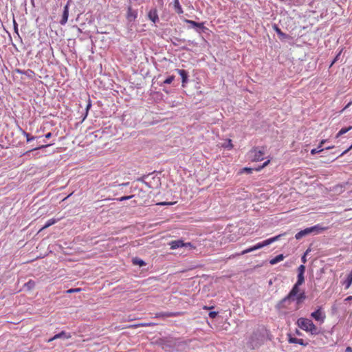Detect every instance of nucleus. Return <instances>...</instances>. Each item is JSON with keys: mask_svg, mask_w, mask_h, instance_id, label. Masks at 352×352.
<instances>
[{"mask_svg": "<svg viewBox=\"0 0 352 352\" xmlns=\"http://www.w3.org/2000/svg\"><path fill=\"white\" fill-rule=\"evenodd\" d=\"M304 275L298 274L296 283L294 285L289 294L278 302L276 305L277 309H280L285 308V303L290 301H295L296 306V309L299 308V306L306 299L305 292L304 291H300V286L304 283Z\"/></svg>", "mask_w": 352, "mask_h": 352, "instance_id": "nucleus-1", "label": "nucleus"}, {"mask_svg": "<svg viewBox=\"0 0 352 352\" xmlns=\"http://www.w3.org/2000/svg\"><path fill=\"white\" fill-rule=\"evenodd\" d=\"M297 326L302 330L309 333L311 335L319 333L318 327L314 324L311 320L306 318H299L296 321Z\"/></svg>", "mask_w": 352, "mask_h": 352, "instance_id": "nucleus-2", "label": "nucleus"}, {"mask_svg": "<svg viewBox=\"0 0 352 352\" xmlns=\"http://www.w3.org/2000/svg\"><path fill=\"white\" fill-rule=\"evenodd\" d=\"M285 235V233L284 234H278L277 236H275L274 237H272V238H270V239H267L261 243H257L256 245L251 247V248H249L246 250H244L243 251H242L240 254H238L237 255H243V254H245L247 253H249V252H253L254 250H258V249H261L263 247H265L267 245H270L271 243L275 242V241H277L282 236H284Z\"/></svg>", "mask_w": 352, "mask_h": 352, "instance_id": "nucleus-3", "label": "nucleus"}, {"mask_svg": "<svg viewBox=\"0 0 352 352\" xmlns=\"http://www.w3.org/2000/svg\"><path fill=\"white\" fill-rule=\"evenodd\" d=\"M326 228H322L321 227L319 224L318 225H316L314 226H312V227H310V228H307L302 230H300V232H298L297 234H296L295 235V238L297 239V240H299L300 239H302L303 236H306V235H308V234H311L312 232H314L316 234H318L324 230H325Z\"/></svg>", "mask_w": 352, "mask_h": 352, "instance_id": "nucleus-4", "label": "nucleus"}, {"mask_svg": "<svg viewBox=\"0 0 352 352\" xmlns=\"http://www.w3.org/2000/svg\"><path fill=\"white\" fill-rule=\"evenodd\" d=\"M251 160L252 162H260L262 161L264 157V151L258 147H255L250 151Z\"/></svg>", "mask_w": 352, "mask_h": 352, "instance_id": "nucleus-5", "label": "nucleus"}, {"mask_svg": "<svg viewBox=\"0 0 352 352\" xmlns=\"http://www.w3.org/2000/svg\"><path fill=\"white\" fill-rule=\"evenodd\" d=\"M311 317L320 323H323L326 318L325 313L322 311L321 307H319L315 311L311 314Z\"/></svg>", "mask_w": 352, "mask_h": 352, "instance_id": "nucleus-6", "label": "nucleus"}, {"mask_svg": "<svg viewBox=\"0 0 352 352\" xmlns=\"http://www.w3.org/2000/svg\"><path fill=\"white\" fill-rule=\"evenodd\" d=\"M138 16V12L137 10L133 9L131 6L127 7L126 13V19L128 23H132L135 21Z\"/></svg>", "mask_w": 352, "mask_h": 352, "instance_id": "nucleus-7", "label": "nucleus"}, {"mask_svg": "<svg viewBox=\"0 0 352 352\" xmlns=\"http://www.w3.org/2000/svg\"><path fill=\"white\" fill-rule=\"evenodd\" d=\"M72 337L70 333H67L65 331H62L60 333L56 334L52 338H50L47 342H51L58 338L68 339Z\"/></svg>", "mask_w": 352, "mask_h": 352, "instance_id": "nucleus-8", "label": "nucleus"}, {"mask_svg": "<svg viewBox=\"0 0 352 352\" xmlns=\"http://www.w3.org/2000/svg\"><path fill=\"white\" fill-rule=\"evenodd\" d=\"M171 250H175L179 248L184 247L186 244L182 240L171 241L169 243Z\"/></svg>", "mask_w": 352, "mask_h": 352, "instance_id": "nucleus-9", "label": "nucleus"}, {"mask_svg": "<svg viewBox=\"0 0 352 352\" xmlns=\"http://www.w3.org/2000/svg\"><path fill=\"white\" fill-rule=\"evenodd\" d=\"M68 16H69V6H68V4H67L64 7L63 13V15H62V19L60 21V23L61 25H65L67 23V20H68Z\"/></svg>", "mask_w": 352, "mask_h": 352, "instance_id": "nucleus-10", "label": "nucleus"}, {"mask_svg": "<svg viewBox=\"0 0 352 352\" xmlns=\"http://www.w3.org/2000/svg\"><path fill=\"white\" fill-rule=\"evenodd\" d=\"M148 19L152 21L153 23H155L158 21V15L155 9L151 10L148 14Z\"/></svg>", "mask_w": 352, "mask_h": 352, "instance_id": "nucleus-11", "label": "nucleus"}, {"mask_svg": "<svg viewBox=\"0 0 352 352\" xmlns=\"http://www.w3.org/2000/svg\"><path fill=\"white\" fill-rule=\"evenodd\" d=\"M289 343L298 344L302 346H307V343H305L303 339L289 337L288 340Z\"/></svg>", "mask_w": 352, "mask_h": 352, "instance_id": "nucleus-12", "label": "nucleus"}, {"mask_svg": "<svg viewBox=\"0 0 352 352\" xmlns=\"http://www.w3.org/2000/svg\"><path fill=\"white\" fill-rule=\"evenodd\" d=\"M173 8L176 13L181 14L184 12L182 6H180L179 0H173Z\"/></svg>", "mask_w": 352, "mask_h": 352, "instance_id": "nucleus-13", "label": "nucleus"}, {"mask_svg": "<svg viewBox=\"0 0 352 352\" xmlns=\"http://www.w3.org/2000/svg\"><path fill=\"white\" fill-rule=\"evenodd\" d=\"M177 73L180 75L182 79L183 85L187 82L188 73L184 69H177Z\"/></svg>", "mask_w": 352, "mask_h": 352, "instance_id": "nucleus-14", "label": "nucleus"}, {"mask_svg": "<svg viewBox=\"0 0 352 352\" xmlns=\"http://www.w3.org/2000/svg\"><path fill=\"white\" fill-rule=\"evenodd\" d=\"M326 140H322L319 144V146L316 148H313L311 150V154L315 155L316 153H318L320 152H322L324 149L322 148L323 144L325 143Z\"/></svg>", "mask_w": 352, "mask_h": 352, "instance_id": "nucleus-15", "label": "nucleus"}, {"mask_svg": "<svg viewBox=\"0 0 352 352\" xmlns=\"http://www.w3.org/2000/svg\"><path fill=\"white\" fill-rule=\"evenodd\" d=\"M284 258H285V256H283V254H278L276 256H275L274 258L271 259L270 261V263L271 265H275V264L278 263V262L282 261L284 259Z\"/></svg>", "mask_w": 352, "mask_h": 352, "instance_id": "nucleus-16", "label": "nucleus"}, {"mask_svg": "<svg viewBox=\"0 0 352 352\" xmlns=\"http://www.w3.org/2000/svg\"><path fill=\"white\" fill-rule=\"evenodd\" d=\"M58 220H59L58 219H49V220L46 222L45 225L43 228H41L40 229V230H39V231H41V230H45V229L47 228L48 227H50V226H51L54 225V223H56Z\"/></svg>", "mask_w": 352, "mask_h": 352, "instance_id": "nucleus-17", "label": "nucleus"}, {"mask_svg": "<svg viewBox=\"0 0 352 352\" xmlns=\"http://www.w3.org/2000/svg\"><path fill=\"white\" fill-rule=\"evenodd\" d=\"M352 284V270L348 274L346 279L344 281L345 288L348 289Z\"/></svg>", "mask_w": 352, "mask_h": 352, "instance_id": "nucleus-18", "label": "nucleus"}, {"mask_svg": "<svg viewBox=\"0 0 352 352\" xmlns=\"http://www.w3.org/2000/svg\"><path fill=\"white\" fill-rule=\"evenodd\" d=\"M185 22L188 24H190L193 27H198L199 28H204V23H197L196 21H194L192 20H188V19H186Z\"/></svg>", "mask_w": 352, "mask_h": 352, "instance_id": "nucleus-19", "label": "nucleus"}, {"mask_svg": "<svg viewBox=\"0 0 352 352\" xmlns=\"http://www.w3.org/2000/svg\"><path fill=\"white\" fill-rule=\"evenodd\" d=\"M352 129V126H350L349 127H345V128H342L341 129L339 132L336 134V138H338L339 137H340L341 135H342L343 134L347 133L348 131H349L350 130Z\"/></svg>", "mask_w": 352, "mask_h": 352, "instance_id": "nucleus-20", "label": "nucleus"}, {"mask_svg": "<svg viewBox=\"0 0 352 352\" xmlns=\"http://www.w3.org/2000/svg\"><path fill=\"white\" fill-rule=\"evenodd\" d=\"M133 263L134 265H139L140 267L146 265V263L144 261H142V260H141V259H140L138 258H134L133 259Z\"/></svg>", "mask_w": 352, "mask_h": 352, "instance_id": "nucleus-21", "label": "nucleus"}, {"mask_svg": "<svg viewBox=\"0 0 352 352\" xmlns=\"http://www.w3.org/2000/svg\"><path fill=\"white\" fill-rule=\"evenodd\" d=\"M24 286L28 290H31L35 287V282L32 280H30Z\"/></svg>", "mask_w": 352, "mask_h": 352, "instance_id": "nucleus-22", "label": "nucleus"}, {"mask_svg": "<svg viewBox=\"0 0 352 352\" xmlns=\"http://www.w3.org/2000/svg\"><path fill=\"white\" fill-rule=\"evenodd\" d=\"M178 316V314L176 313H163V314H157V317H172V316Z\"/></svg>", "mask_w": 352, "mask_h": 352, "instance_id": "nucleus-23", "label": "nucleus"}, {"mask_svg": "<svg viewBox=\"0 0 352 352\" xmlns=\"http://www.w3.org/2000/svg\"><path fill=\"white\" fill-rule=\"evenodd\" d=\"M22 133L24 136L26 137L28 142H29L32 140H34L35 139V137L31 136L28 133L25 132V131H22Z\"/></svg>", "mask_w": 352, "mask_h": 352, "instance_id": "nucleus-24", "label": "nucleus"}, {"mask_svg": "<svg viewBox=\"0 0 352 352\" xmlns=\"http://www.w3.org/2000/svg\"><path fill=\"white\" fill-rule=\"evenodd\" d=\"M24 75L27 76L30 78H33V77L35 75V73L31 69H28L24 72Z\"/></svg>", "mask_w": 352, "mask_h": 352, "instance_id": "nucleus-25", "label": "nucleus"}, {"mask_svg": "<svg viewBox=\"0 0 352 352\" xmlns=\"http://www.w3.org/2000/svg\"><path fill=\"white\" fill-rule=\"evenodd\" d=\"M254 168H248V167H245L243 168V169H241L239 172L240 174H242L243 173H247L248 174H250L252 173V171L254 170Z\"/></svg>", "mask_w": 352, "mask_h": 352, "instance_id": "nucleus-26", "label": "nucleus"}, {"mask_svg": "<svg viewBox=\"0 0 352 352\" xmlns=\"http://www.w3.org/2000/svg\"><path fill=\"white\" fill-rule=\"evenodd\" d=\"M274 30L276 32V33L280 36V37H283V38H285L286 37V34L285 33H283L280 29L279 28H278L276 25L274 26Z\"/></svg>", "mask_w": 352, "mask_h": 352, "instance_id": "nucleus-27", "label": "nucleus"}, {"mask_svg": "<svg viewBox=\"0 0 352 352\" xmlns=\"http://www.w3.org/2000/svg\"><path fill=\"white\" fill-rule=\"evenodd\" d=\"M174 79H175L174 76H170L164 81V84H170L174 80Z\"/></svg>", "mask_w": 352, "mask_h": 352, "instance_id": "nucleus-28", "label": "nucleus"}, {"mask_svg": "<svg viewBox=\"0 0 352 352\" xmlns=\"http://www.w3.org/2000/svg\"><path fill=\"white\" fill-rule=\"evenodd\" d=\"M305 271V266L304 265H301L298 267V274L304 275Z\"/></svg>", "mask_w": 352, "mask_h": 352, "instance_id": "nucleus-29", "label": "nucleus"}, {"mask_svg": "<svg viewBox=\"0 0 352 352\" xmlns=\"http://www.w3.org/2000/svg\"><path fill=\"white\" fill-rule=\"evenodd\" d=\"M134 195H129V196H123V197H121L120 198H118V200L119 201H124V200H128V199H131L132 197H133Z\"/></svg>", "mask_w": 352, "mask_h": 352, "instance_id": "nucleus-30", "label": "nucleus"}, {"mask_svg": "<svg viewBox=\"0 0 352 352\" xmlns=\"http://www.w3.org/2000/svg\"><path fill=\"white\" fill-rule=\"evenodd\" d=\"M91 106V100L89 99L88 100V103H87V107H86V113H85L84 119L87 117V116L88 114V111H89Z\"/></svg>", "mask_w": 352, "mask_h": 352, "instance_id": "nucleus-31", "label": "nucleus"}, {"mask_svg": "<svg viewBox=\"0 0 352 352\" xmlns=\"http://www.w3.org/2000/svg\"><path fill=\"white\" fill-rule=\"evenodd\" d=\"M80 290H81L80 288L70 289L67 290V292L69 294H72V293H74V292H78Z\"/></svg>", "mask_w": 352, "mask_h": 352, "instance_id": "nucleus-32", "label": "nucleus"}, {"mask_svg": "<svg viewBox=\"0 0 352 352\" xmlns=\"http://www.w3.org/2000/svg\"><path fill=\"white\" fill-rule=\"evenodd\" d=\"M352 149V144L347 148L346 149L345 151H344L340 155L339 157H342L344 155L346 154L349 151H351Z\"/></svg>", "mask_w": 352, "mask_h": 352, "instance_id": "nucleus-33", "label": "nucleus"}, {"mask_svg": "<svg viewBox=\"0 0 352 352\" xmlns=\"http://www.w3.org/2000/svg\"><path fill=\"white\" fill-rule=\"evenodd\" d=\"M52 144H46V145H42V146H38V148H36L32 149V150H30V151H28L27 153H29V152H30V151H34V150H36V149H40V148H42L47 147V146H51V145H52Z\"/></svg>", "mask_w": 352, "mask_h": 352, "instance_id": "nucleus-34", "label": "nucleus"}, {"mask_svg": "<svg viewBox=\"0 0 352 352\" xmlns=\"http://www.w3.org/2000/svg\"><path fill=\"white\" fill-rule=\"evenodd\" d=\"M208 315L210 318H214L217 316V312L210 311Z\"/></svg>", "mask_w": 352, "mask_h": 352, "instance_id": "nucleus-35", "label": "nucleus"}, {"mask_svg": "<svg viewBox=\"0 0 352 352\" xmlns=\"http://www.w3.org/2000/svg\"><path fill=\"white\" fill-rule=\"evenodd\" d=\"M308 252H309V250H307L306 251V252L305 253V254L302 256L301 260H302V262L303 263H305L307 262V259H306V255L308 254Z\"/></svg>", "mask_w": 352, "mask_h": 352, "instance_id": "nucleus-36", "label": "nucleus"}, {"mask_svg": "<svg viewBox=\"0 0 352 352\" xmlns=\"http://www.w3.org/2000/svg\"><path fill=\"white\" fill-rule=\"evenodd\" d=\"M184 244H186L184 247H190L192 249L195 248V247L191 243H184Z\"/></svg>", "mask_w": 352, "mask_h": 352, "instance_id": "nucleus-37", "label": "nucleus"}, {"mask_svg": "<svg viewBox=\"0 0 352 352\" xmlns=\"http://www.w3.org/2000/svg\"><path fill=\"white\" fill-rule=\"evenodd\" d=\"M263 168H264V166H263V164H262V165L258 166V167H256V168H255L254 169L256 171H261Z\"/></svg>", "mask_w": 352, "mask_h": 352, "instance_id": "nucleus-38", "label": "nucleus"}, {"mask_svg": "<svg viewBox=\"0 0 352 352\" xmlns=\"http://www.w3.org/2000/svg\"><path fill=\"white\" fill-rule=\"evenodd\" d=\"M150 325H151V324L142 323V324H136L135 327H148Z\"/></svg>", "mask_w": 352, "mask_h": 352, "instance_id": "nucleus-39", "label": "nucleus"}, {"mask_svg": "<svg viewBox=\"0 0 352 352\" xmlns=\"http://www.w3.org/2000/svg\"><path fill=\"white\" fill-rule=\"evenodd\" d=\"M352 104V102H349L344 108L341 111V112H343L345 109H346L347 108H349L351 105Z\"/></svg>", "mask_w": 352, "mask_h": 352, "instance_id": "nucleus-40", "label": "nucleus"}, {"mask_svg": "<svg viewBox=\"0 0 352 352\" xmlns=\"http://www.w3.org/2000/svg\"><path fill=\"white\" fill-rule=\"evenodd\" d=\"M340 53H341V52H340V53L337 55V56L335 58V59L332 61V63H331V66H332V65H333L336 62V60H337V59H338V56H340Z\"/></svg>", "mask_w": 352, "mask_h": 352, "instance_id": "nucleus-41", "label": "nucleus"}, {"mask_svg": "<svg viewBox=\"0 0 352 352\" xmlns=\"http://www.w3.org/2000/svg\"><path fill=\"white\" fill-rule=\"evenodd\" d=\"M270 163V160H267L266 162H265L263 164V166H264V168L266 167Z\"/></svg>", "mask_w": 352, "mask_h": 352, "instance_id": "nucleus-42", "label": "nucleus"}, {"mask_svg": "<svg viewBox=\"0 0 352 352\" xmlns=\"http://www.w3.org/2000/svg\"><path fill=\"white\" fill-rule=\"evenodd\" d=\"M16 72L18 73V74H23L24 75V72L23 70H21L19 69H16Z\"/></svg>", "mask_w": 352, "mask_h": 352, "instance_id": "nucleus-43", "label": "nucleus"}, {"mask_svg": "<svg viewBox=\"0 0 352 352\" xmlns=\"http://www.w3.org/2000/svg\"><path fill=\"white\" fill-rule=\"evenodd\" d=\"M346 352H352V348L351 346H347L345 350Z\"/></svg>", "mask_w": 352, "mask_h": 352, "instance_id": "nucleus-44", "label": "nucleus"}, {"mask_svg": "<svg viewBox=\"0 0 352 352\" xmlns=\"http://www.w3.org/2000/svg\"><path fill=\"white\" fill-rule=\"evenodd\" d=\"M157 204L160 205V206H164V205H169V204H171L170 203H166V202H161V203H159Z\"/></svg>", "mask_w": 352, "mask_h": 352, "instance_id": "nucleus-45", "label": "nucleus"}, {"mask_svg": "<svg viewBox=\"0 0 352 352\" xmlns=\"http://www.w3.org/2000/svg\"><path fill=\"white\" fill-rule=\"evenodd\" d=\"M52 133H47L46 135H45V138H50L52 137Z\"/></svg>", "mask_w": 352, "mask_h": 352, "instance_id": "nucleus-46", "label": "nucleus"}, {"mask_svg": "<svg viewBox=\"0 0 352 352\" xmlns=\"http://www.w3.org/2000/svg\"><path fill=\"white\" fill-rule=\"evenodd\" d=\"M345 300H346V301L352 300V296H348V297L345 299Z\"/></svg>", "mask_w": 352, "mask_h": 352, "instance_id": "nucleus-47", "label": "nucleus"}, {"mask_svg": "<svg viewBox=\"0 0 352 352\" xmlns=\"http://www.w3.org/2000/svg\"><path fill=\"white\" fill-rule=\"evenodd\" d=\"M334 146H331V145H329V146L326 147V149L329 150V149H331L333 148Z\"/></svg>", "mask_w": 352, "mask_h": 352, "instance_id": "nucleus-48", "label": "nucleus"}, {"mask_svg": "<svg viewBox=\"0 0 352 352\" xmlns=\"http://www.w3.org/2000/svg\"><path fill=\"white\" fill-rule=\"evenodd\" d=\"M228 146H230V148H232V143H231V140H229V144H228Z\"/></svg>", "mask_w": 352, "mask_h": 352, "instance_id": "nucleus-49", "label": "nucleus"}, {"mask_svg": "<svg viewBox=\"0 0 352 352\" xmlns=\"http://www.w3.org/2000/svg\"><path fill=\"white\" fill-rule=\"evenodd\" d=\"M296 333H297L298 335H301V333H300V332H299V331H298V330L296 331Z\"/></svg>", "mask_w": 352, "mask_h": 352, "instance_id": "nucleus-50", "label": "nucleus"}, {"mask_svg": "<svg viewBox=\"0 0 352 352\" xmlns=\"http://www.w3.org/2000/svg\"><path fill=\"white\" fill-rule=\"evenodd\" d=\"M128 184H129V183H125V184H122V185H123V186H126V185H128Z\"/></svg>", "mask_w": 352, "mask_h": 352, "instance_id": "nucleus-51", "label": "nucleus"}, {"mask_svg": "<svg viewBox=\"0 0 352 352\" xmlns=\"http://www.w3.org/2000/svg\"><path fill=\"white\" fill-rule=\"evenodd\" d=\"M204 309H210V307H208L205 306V307H204Z\"/></svg>", "mask_w": 352, "mask_h": 352, "instance_id": "nucleus-52", "label": "nucleus"}]
</instances>
